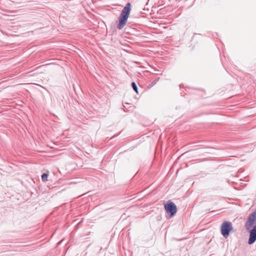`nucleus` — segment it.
Returning a JSON list of instances; mask_svg holds the SVG:
<instances>
[{
    "label": "nucleus",
    "instance_id": "f03ea898",
    "mask_svg": "<svg viewBox=\"0 0 256 256\" xmlns=\"http://www.w3.org/2000/svg\"><path fill=\"white\" fill-rule=\"evenodd\" d=\"M232 230V226L230 222L224 221L221 226V233L224 238H227L229 236Z\"/></svg>",
    "mask_w": 256,
    "mask_h": 256
},
{
    "label": "nucleus",
    "instance_id": "423d86ee",
    "mask_svg": "<svg viewBox=\"0 0 256 256\" xmlns=\"http://www.w3.org/2000/svg\"><path fill=\"white\" fill-rule=\"evenodd\" d=\"M131 85L133 90L138 94V87L136 84L134 82H132Z\"/></svg>",
    "mask_w": 256,
    "mask_h": 256
},
{
    "label": "nucleus",
    "instance_id": "20e7f679",
    "mask_svg": "<svg viewBox=\"0 0 256 256\" xmlns=\"http://www.w3.org/2000/svg\"><path fill=\"white\" fill-rule=\"evenodd\" d=\"M164 208L166 212L173 216L176 212L177 208L176 205L172 202H168L165 205Z\"/></svg>",
    "mask_w": 256,
    "mask_h": 256
},
{
    "label": "nucleus",
    "instance_id": "7ed1b4c3",
    "mask_svg": "<svg viewBox=\"0 0 256 256\" xmlns=\"http://www.w3.org/2000/svg\"><path fill=\"white\" fill-rule=\"evenodd\" d=\"M245 226L246 230H250L252 226H256V210L249 216Z\"/></svg>",
    "mask_w": 256,
    "mask_h": 256
},
{
    "label": "nucleus",
    "instance_id": "f257e3e1",
    "mask_svg": "<svg viewBox=\"0 0 256 256\" xmlns=\"http://www.w3.org/2000/svg\"><path fill=\"white\" fill-rule=\"evenodd\" d=\"M130 4L128 3L122 10L120 17H119V24L118 26V28L119 30H122L126 24L128 18L130 14Z\"/></svg>",
    "mask_w": 256,
    "mask_h": 256
},
{
    "label": "nucleus",
    "instance_id": "0eeeda50",
    "mask_svg": "<svg viewBox=\"0 0 256 256\" xmlns=\"http://www.w3.org/2000/svg\"><path fill=\"white\" fill-rule=\"evenodd\" d=\"M48 175L46 174H43L42 176V180L43 182H46V181L48 180Z\"/></svg>",
    "mask_w": 256,
    "mask_h": 256
},
{
    "label": "nucleus",
    "instance_id": "39448f33",
    "mask_svg": "<svg viewBox=\"0 0 256 256\" xmlns=\"http://www.w3.org/2000/svg\"><path fill=\"white\" fill-rule=\"evenodd\" d=\"M250 232V238L248 241L249 244H254L256 240V226H253L252 228L247 230Z\"/></svg>",
    "mask_w": 256,
    "mask_h": 256
}]
</instances>
